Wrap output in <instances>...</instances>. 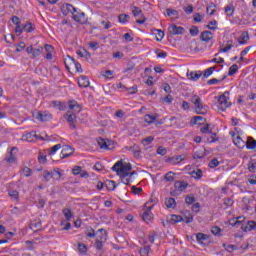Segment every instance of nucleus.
<instances>
[{
    "label": "nucleus",
    "instance_id": "f257e3e1",
    "mask_svg": "<svg viewBox=\"0 0 256 256\" xmlns=\"http://www.w3.org/2000/svg\"><path fill=\"white\" fill-rule=\"evenodd\" d=\"M133 167H131V163L123 162V160L117 161L112 166V171H115L119 177L122 178V182L124 185H129L131 183V178L129 177V171H131Z\"/></svg>",
    "mask_w": 256,
    "mask_h": 256
},
{
    "label": "nucleus",
    "instance_id": "f03ea898",
    "mask_svg": "<svg viewBox=\"0 0 256 256\" xmlns=\"http://www.w3.org/2000/svg\"><path fill=\"white\" fill-rule=\"evenodd\" d=\"M191 102L194 105V109L197 115H207L208 107L203 105V102L201 101V97H199L198 95H194L191 98Z\"/></svg>",
    "mask_w": 256,
    "mask_h": 256
},
{
    "label": "nucleus",
    "instance_id": "7ed1b4c3",
    "mask_svg": "<svg viewBox=\"0 0 256 256\" xmlns=\"http://www.w3.org/2000/svg\"><path fill=\"white\" fill-rule=\"evenodd\" d=\"M191 102L194 105V109L197 115H207L208 107L203 105V102L201 101V97H199L198 95H194L191 98Z\"/></svg>",
    "mask_w": 256,
    "mask_h": 256
},
{
    "label": "nucleus",
    "instance_id": "20e7f679",
    "mask_svg": "<svg viewBox=\"0 0 256 256\" xmlns=\"http://www.w3.org/2000/svg\"><path fill=\"white\" fill-rule=\"evenodd\" d=\"M43 177L47 182L51 181V179L60 181L63 177V174L61 173V170L59 168H55L53 171L44 170Z\"/></svg>",
    "mask_w": 256,
    "mask_h": 256
},
{
    "label": "nucleus",
    "instance_id": "39448f33",
    "mask_svg": "<svg viewBox=\"0 0 256 256\" xmlns=\"http://www.w3.org/2000/svg\"><path fill=\"white\" fill-rule=\"evenodd\" d=\"M227 95H229V91H226L218 98V109H220V111H226L228 107H231V103H229V97H227Z\"/></svg>",
    "mask_w": 256,
    "mask_h": 256
},
{
    "label": "nucleus",
    "instance_id": "423d86ee",
    "mask_svg": "<svg viewBox=\"0 0 256 256\" xmlns=\"http://www.w3.org/2000/svg\"><path fill=\"white\" fill-rule=\"evenodd\" d=\"M72 18L76 23H80V25H85V23H87V16L85 15V12L80 9H76V11H74Z\"/></svg>",
    "mask_w": 256,
    "mask_h": 256
},
{
    "label": "nucleus",
    "instance_id": "0eeeda50",
    "mask_svg": "<svg viewBox=\"0 0 256 256\" xmlns=\"http://www.w3.org/2000/svg\"><path fill=\"white\" fill-rule=\"evenodd\" d=\"M98 231L101 235L97 237L95 247L98 251H101L103 249V241H107V232H105V229L103 228Z\"/></svg>",
    "mask_w": 256,
    "mask_h": 256
},
{
    "label": "nucleus",
    "instance_id": "6e6552de",
    "mask_svg": "<svg viewBox=\"0 0 256 256\" xmlns=\"http://www.w3.org/2000/svg\"><path fill=\"white\" fill-rule=\"evenodd\" d=\"M168 32L170 33V35H185V28L177 26L176 24H171L168 27Z\"/></svg>",
    "mask_w": 256,
    "mask_h": 256
},
{
    "label": "nucleus",
    "instance_id": "1a4fd4ad",
    "mask_svg": "<svg viewBox=\"0 0 256 256\" xmlns=\"http://www.w3.org/2000/svg\"><path fill=\"white\" fill-rule=\"evenodd\" d=\"M132 13L134 17H140V19L136 20V23H138L139 25H143V23H145L146 18L143 16V11L141 10V8L134 6L132 8Z\"/></svg>",
    "mask_w": 256,
    "mask_h": 256
},
{
    "label": "nucleus",
    "instance_id": "9d476101",
    "mask_svg": "<svg viewBox=\"0 0 256 256\" xmlns=\"http://www.w3.org/2000/svg\"><path fill=\"white\" fill-rule=\"evenodd\" d=\"M149 205V202H147L145 204V207H147V209L145 210V212L142 215V219L143 221H145L146 223H149V221H151V219H153V213L151 212V209H153L155 204H152L151 206H147Z\"/></svg>",
    "mask_w": 256,
    "mask_h": 256
},
{
    "label": "nucleus",
    "instance_id": "9b49d317",
    "mask_svg": "<svg viewBox=\"0 0 256 256\" xmlns=\"http://www.w3.org/2000/svg\"><path fill=\"white\" fill-rule=\"evenodd\" d=\"M35 119L42 122L51 121L53 119V115L49 112H37Z\"/></svg>",
    "mask_w": 256,
    "mask_h": 256
},
{
    "label": "nucleus",
    "instance_id": "f8f14e48",
    "mask_svg": "<svg viewBox=\"0 0 256 256\" xmlns=\"http://www.w3.org/2000/svg\"><path fill=\"white\" fill-rule=\"evenodd\" d=\"M62 15L67 16L68 13H71L72 15L77 11V8L73 7L71 4H63L61 6Z\"/></svg>",
    "mask_w": 256,
    "mask_h": 256
},
{
    "label": "nucleus",
    "instance_id": "ddd939ff",
    "mask_svg": "<svg viewBox=\"0 0 256 256\" xmlns=\"http://www.w3.org/2000/svg\"><path fill=\"white\" fill-rule=\"evenodd\" d=\"M74 153L73 149L69 145H65L61 151V159H67V157H71V154Z\"/></svg>",
    "mask_w": 256,
    "mask_h": 256
},
{
    "label": "nucleus",
    "instance_id": "4468645a",
    "mask_svg": "<svg viewBox=\"0 0 256 256\" xmlns=\"http://www.w3.org/2000/svg\"><path fill=\"white\" fill-rule=\"evenodd\" d=\"M174 187H175L176 191H185L187 189V187H189V183H187L185 181L177 180L174 183Z\"/></svg>",
    "mask_w": 256,
    "mask_h": 256
},
{
    "label": "nucleus",
    "instance_id": "2eb2a0df",
    "mask_svg": "<svg viewBox=\"0 0 256 256\" xmlns=\"http://www.w3.org/2000/svg\"><path fill=\"white\" fill-rule=\"evenodd\" d=\"M241 229L245 233H247V231H254V229H256V222L253 220L248 221L246 226L242 224Z\"/></svg>",
    "mask_w": 256,
    "mask_h": 256
},
{
    "label": "nucleus",
    "instance_id": "dca6fc26",
    "mask_svg": "<svg viewBox=\"0 0 256 256\" xmlns=\"http://www.w3.org/2000/svg\"><path fill=\"white\" fill-rule=\"evenodd\" d=\"M201 41H204L205 43H209L211 39H213V33L211 31H204L200 35Z\"/></svg>",
    "mask_w": 256,
    "mask_h": 256
},
{
    "label": "nucleus",
    "instance_id": "f3484780",
    "mask_svg": "<svg viewBox=\"0 0 256 256\" xmlns=\"http://www.w3.org/2000/svg\"><path fill=\"white\" fill-rule=\"evenodd\" d=\"M68 105L72 113H81V106L77 104V101H70Z\"/></svg>",
    "mask_w": 256,
    "mask_h": 256
},
{
    "label": "nucleus",
    "instance_id": "a211bd4d",
    "mask_svg": "<svg viewBox=\"0 0 256 256\" xmlns=\"http://www.w3.org/2000/svg\"><path fill=\"white\" fill-rule=\"evenodd\" d=\"M202 75H203V72L201 71L187 73V77L188 79H190V81H199Z\"/></svg>",
    "mask_w": 256,
    "mask_h": 256
},
{
    "label": "nucleus",
    "instance_id": "6ab92c4d",
    "mask_svg": "<svg viewBox=\"0 0 256 256\" xmlns=\"http://www.w3.org/2000/svg\"><path fill=\"white\" fill-rule=\"evenodd\" d=\"M79 87L87 88L90 85L89 78L87 76H80L78 79Z\"/></svg>",
    "mask_w": 256,
    "mask_h": 256
},
{
    "label": "nucleus",
    "instance_id": "aec40b11",
    "mask_svg": "<svg viewBox=\"0 0 256 256\" xmlns=\"http://www.w3.org/2000/svg\"><path fill=\"white\" fill-rule=\"evenodd\" d=\"M248 39H249V32L247 31L242 32L241 36L238 38L239 45L247 44Z\"/></svg>",
    "mask_w": 256,
    "mask_h": 256
},
{
    "label": "nucleus",
    "instance_id": "412c9836",
    "mask_svg": "<svg viewBox=\"0 0 256 256\" xmlns=\"http://www.w3.org/2000/svg\"><path fill=\"white\" fill-rule=\"evenodd\" d=\"M44 49L46 51V59H48V61H51V59H53V46L46 44L44 46Z\"/></svg>",
    "mask_w": 256,
    "mask_h": 256
},
{
    "label": "nucleus",
    "instance_id": "4be33fe9",
    "mask_svg": "<svg viewBox=\"0 0 256 256\" xmlns=\"http://www.w3.org/2000/svg\"><path fill=\"white\" fill-rule=\"evenodd\" d=\"M165 205L167 209H175V207H177V202L175 201V198H167L165 200Z\"/></svg>",
    "mask_w": 256,
    "mask_h": 256
},
{
    "label": "nucleus",
    "instance_id": "5701e85b",
    "mask_svg": "<svg viewBox=\"0 0 256 256\" xmlns=\"http://www.w3.org/2000/svg\"><path fill=\"white\" fill-rule=\"evenodd\" d=\"M64 118L66 119V121H67L68 123H75V119H77V116H76L73 112L68 111V112L65 114Z\"/></svg>",
    "mask_w": 256,
    "mask_h": 256
},
{
    "label": "nucleus",
    "instance_id": "b1692460",
    "mask_svg": "<svg viewBox=\"0 0 256 256\" xmlns=\"http://www.w3.org/2000/svg\"><path fill=\"white\" fill-rule=\"evenodd\" d=\"M207 120L203 116H194L193 117V125H203Z\"/></svg>",
    "mask_w": 256,
    "mask_h": 256
},
{
    "label": "nucleus",
    "instance_id": "393cba45",
    "mask_svg": "<svg viewBox=\"0 0 256 256\" xmlns=\"http://www.w3.org/2000/svg\"><path fill=\"white\" fill-rule=\"evenodd\" d=\"M62 213H63L66 221H71V219L73 217V212L71 211V209L65 208L62 210Z\"/></svg>",
    "mask_w": 256,
    "mask_h": 256
},
{
    "label": "nucleus",
    "instance_id": "a878e982",
    "mask_svg": "<svg viewBox=\"0 0 256 256\" xmlns=\"http://www.w3.org/2000/svg\"><path fill=\"white\" fill-rule=\"evenodd\" d=\"M105 185L108 191H115V189L117 188V184L113 180H107Z\"/></svg>",
    "mask_w": 256,
    "mask_h": 256
},
{
    "label": "nucleus",
    "instance_id": "bb28decb",
    "mask_svg": "<svg viewBox=\"0 0 256 256\" xmlns=\"http://www.w3.org/2000/svg\"><path fill=\"white\" fill-rule=\"evenodd\" d=\"M207 239H209V235L207 234H203V233L196 234V241H198V243L203 244V242L207 241Z\"/></svg>",
    "mask_w": 256,
    "mask_h": 256
},
{
    "label": "nucleus",
    "instance_id": "cd10ccee",
    "mask_svg": "<svg viewBox=\"0 0 256 256\" xmlns=\"http://www.w3.org/2000/svg\"><path fill=\"white\" fill-rule=\"evenodd\" d=\"M225 13L227 17H233V13H235V6H233V4L227 5L225 7Z\"/></svg>",
    "mask_w": 256,
    "mask_h": 256
},
{
    "label": "nucleus",
    "instance_id": "c85d7f7f",
    "mask_svg": "<svg viewBox=\"0 0 256 256\" xmlns=\"http://www.w3.org/2000/svg\"><path fill=\"white\" fill-rule=\"evenodd\" d=\"M157 117H159V115L157 114H154V115L146 114L144 116V121L145 123L151 124L153 123V121H155V119H157Z\"/></svg>",
    "mask_w": 256,
    "mask_h": 256
},
{
    "label": "nucleus",
    "instance_id": "c756f323",
    "mask_svg": "<svg viewBox=\"0 0 256 256\" xmlns=\"http://www.w3.org/2000/svg\"><path fill=\"white\" fill-rule=\"evenodd\" d=\"M233 143L234 145H236V147H239V149L245 146V142L243 141V139H241L240 136H237L236 138H234Z\"/></svg>",
    "mask_w": 256,
    "mask_h": 256
},
{
    "label": "nucleus",
    "instance_id": "7c9ffc66",
    "mask_svg": "<svg viewBox=\"0 0 256 256\" xmlns=\"http://www.w3.org/2000/svg\"><path fill=\"white\" fill-rule=\"evenodd\" d=\"M248 171L250 173H256V159H251L248 163Z\"/></svg>",
    "mask_w": 256,
    "mask_h": 256
},
{
    "label": "nucleus",
    "instance_id": "2f4dec72",
    "mask_svg": "<svg viewBox=\"0 0 256 256\" xmlns=\"http://www.w3.org/2000/svg\"><path fill=\"white\" fill-rule=\"evenodd\" d=\"M30 229L32 231H40L41 229V221H33L30 223Z\"/></svg>",
    "mask_w": 256,
    "mask_h": 256
},
{
    "label": "nucleus",
    "instance_id": "473e14b6",
    "mask_svg": "<svg viewBox=\"0 0 256 256\" xmlns=\"http://www.w3.org/2000/svg\"><path fill=\"white\" fill-rule=\"evenodd\" d=\"M166 14L168 17H176V19H179V11L173 10L171 8L166 9Z\"/></svg>",
    "mask_w": 256,
    "mask_h": 256
},
{
    "label": "nucleus",
    "instance_id": "72a5a7b5",
    "mask_svg": "<svg viewBox=\"0 0 256 256\" xmlns=\"http://www.w3.org/2000/svg\"><path fill=\"white\" fill-rule=\"evenodd\" d=\"M247 149H255L256 148V140L254 138L249 137L246 142Z\"/></svg>",
    "mask_w": 256,
    "mask_h": 256
},
{
    "label": "nucleus",
    "instance_id": "f704fd0d",
    "mask_svg": "<svg viewBox=\"0 0 256 256\" xmlns=\"http://www.w3.org/2000/svg\"><path fill=\"white\" fill-rule=\"evenodd\" d=\"M182 221H183L182 216L175 215V214L171 215L170 223H172V225H175V223H181Z\"/></svg>",
    "mask_w": 256,
    "mask_h": 256
},
{
    "label": "nucleus",
    "instance_id": "c9c22d12",
    "mask_svg": "<svg viewBox=\"0 0 256 256\" xmlns=\"http://www.w3.org/2000/svg\"><path fill=\"white\" fill-rule=\"evenodd\" d=\"M237 71H239V66H237V64H233L228 70V76L233 77Z\"/></svg>",
    "mask_w": 256,
    "mask_h": 256
},
{
    "label": "nucleus",
    "instance_id": "e433bc0d",
    "mask_svg": "<svg viewBox=\"0 0 256 256\" xmlns=\"http://www.w3.org/2000/svg\"><path fill=\"white\" fill-rule=\"evenodd\" d=\"M98 145H99L100 149H110L109 144H107V141H105V139H103V138L98 139Z\"/></svg>",
    "mask_w": 256,
    "mask_h": 256
},
{
    "label": "nucleus",
    "instance_id": "4c0bfd02",
    "mask_svg": "<svg viewBox=\"0 0 256 256\" xmlns=\"http://www.w3.org/2000/svg\"><path fill=\"white\" fill-rule=\"evenodd\" d=\"M191 175L194 179H201L203 177V171L201 169H198L197 171L193 170Z\"/></svg>",
    "mask_w": 256,
    "mask_h": 256
},
{
    "label": "nucleus",
    "instance_id": "58836bf2",
    "mask_svg": "<svg viewBox=\"0 0 256 256\" xmlns=\"http://www.w3.org/2000/svg\"><path fill=\"white\" fill-rule=\"evenodd\" d=\"M171 161H172L173 165H179L180 161H185V156L178 155V156H176L174 158H171Z\"/></svg>",
    "mask_w": 256,
    "mask_h": 256
},
{
    "label": "nucleus",
    "instance_id": "ea45409f",
    "mask_svg": "<svg viewBox=\"0 0 256 256\" xmlns=\"http://www.w3.org/2000/svg\"><path fill=\"white\" fill-rule=\"evenodd\" d=\"M73 64H75V59H73V57L71 56H68V58L64 60V65L68 71H69V65H73Z\"/></svg>",
    "mask_w": 256,
    "mask_h": 256
},
{
    "label": "nucleus",
    "instance_id": "a19ab883",
    "mask_svg": "<svg viewBox=\"0 0 256 256\" xmlns=\"http://www.w3.org/2000/svg\"><path fill=\"white\" fill-rule=\"evenodd\" d=\"M206 13L208 15H215V3H210L206 8Z\"/></svg>",
    "mask_w": 256,
    "mask_h": 256
},
{
    "label": "nucleus",
    "instance_id": "79ce46f5",
    "mask_svg": "<svg viewBox=\"0 0 256 256\" xmlns=\"http://www.w3.org/2000/svg\"><path fill=\"white\" fill-rule=\"evenodd\" d=\"M155 141V138L153 136H148L142 140V144L147 147V145H151Z\"/></svg>",
    "mask_w": 256,
    "mask_h": 256
},
{
    "label": "nucleus",
    "instance_id": "37998d69",
    "mask_svg": "<svg viewBox=\"0 0 256 256\" xmlns=\"http://www.w3.org/2000/svg\"><path fill=\"white\" fill-rule=\"evenodd\" d=\"M215 69H217V67H215V66H212V67L206 69L204 72V78L207 79V77H211V75H213V71H215Z\"/></svg>",
    "mask_w": 256,
    "mask_h": 256
},
{
    "label": "nucleus",
    "instance_id": "c03bdc74",
    "mask_svg": "<svg viewBox=\"0 0 256 256\" xmlns=\"http://www.w3.org/2000/svg\"><path fill=\"white\" fill-rule=\"evenodd\" d=\"M226 78H227V76H224L221 80H219L217 78L210 79L207 81V85H217V83H221V81H223Z\"/></svg>",
    "mask_w": 256,
    "mask_h": 256
},
{
    "label": "nucleus",
    "instance_id": "a18cd8bd",
    "mask_svg": "<svg viewBox=\"0 0 256 256\" xmlns=\"http://www.w3.org/2000/svg\"><path fill=\"white\" fill-rule=\"evenodd\" d=\"M150 251H151V246H145L144 248L140 249V255L149 256Z\"/></svg>",
    "mask_w": 256,
    "mask_h": 256
},
{
    "label": "nucleus",
    "instance_id": "49530a36",
    "mask_svg": "<svg viewBox=\"0 0 256 256\" xmlns=\"http://www.w3.org/2000/svg\"><path fill=\"white\" fill-rule=\"evenodd\" d=\"M41 53H43V47L39 46L38 48H34L33 52H32V57H39V55H41Z\"/></svg>",
    "mask_w": 256,
    "mask_h": 256
},
{
    "label": "nucleus",
    "instance_id": "de8ad7c7",
    "mask_svg": "<svg viewBox=\"0 0 256 256\" xmlns=\"http://www.w3.org/2000/svg\"><path fill=\"white\" fill-rule=\"evenodd\" d=\"M196 199H195V196L193 195H187L186 198H185V203L187 205H193V203H195Z\"/></svg>",
    "mask_w": 256,
    "mask_h": 256
},
{
    "label": "nucleus",
    "instance_id": "09e8293b",
    "mask_svg": "<svg viewBox=\"0 0 256 256\" xmlns=\"http://www.w3.org/2000/svg\"><path fill=\"white\" fill-rule=\"evenodd\" d=\"M13 151H17L15 147H13L10 151V156L6 158L7 163H15V157L13 156Z\"/></svg>",
    "mask_w": 256,
    "mask_h": 256
},
{
    "label": "nucleus",
    "instance_id": "8fccbe9b",
    "mask_svg": "<svg viewBox=\"0 0 256 256\" xmlns=\"http://www.w3.org/2000/svg\"><path fill=\"white\" fill-rule=\"evenodd\" d=\"M52 105L53 107H57V109H59L60 111H63L65 109V104L59 101H53Z\"/></svg>",
    "mask_w": 256,
    "mask_h": 256
},
{
    "label": "nucleus",
    "instance_id": "3c124183",
    "mask_svg": "<svg viewBox=\"0 0 256 256\" xmlns=\"http://www.w3.org/2000/svg\"><path fill=\"white\" fill-rule=\"evenodd\" d=\"M223 247L226 251H228V253H233V251L237 249L235 245H231V244H223Z\"/></svg>",
    "mask_w": 256,
    "mask_h": 256
},
{
    "label": "nucleus",
    "instance_id": "603ef678",
    "mask_svg": "<svg viewBox=\"0 0 256 256\" xmlns=\"http://www.w3.org/2000/svg\"><path fill=\"white\" fill-rule=\"evenodd\" d=\"M128 20H129V15L127 14H120L118 16L119 23H127Z\"/></svg>",
    "mask_w": 256,
    "mask_h": 256
},
{
    "label": "nucleus",
    "instance_id": "864d4df0",
    "mask_svg": "<svg viewBox=\"0 0 256 256\" xmlns=\"http://www.w3.org/2000/svg\"><path fill=\"white\" fill-rule=\"evenodd\" d=\"M156 31H157L156 41H163V37H165V32L159 29H156Z\"/></svg>",
    "mask_w": 256,
    "mask_h": 256
},
{
    "label": "nucleus",
    "instance_id": "5fc2aeb1",
    "mask_svg": "<svg viewBox=\"0 0 256 256\" xmlns=\"http://www.w3.org/2000/svg\"><path fill=\"white\" fill-rule=\"evenodd\" d=\"M164 179H165V181H174L175 173H173V172L166 173Z\"/></svg>",
    "mask_w": 256,
    "mask_h": 256
},
{
    "label": "nucleus",
    "instance_id": "6e6d98bb",
    "mask_svg": "<svg viewBox=\"0 0 256 256\" xmlns=\"http://www.w3.org/2000/svg\"><path fill=\"white\" fill-rule=\"evenodd\" d=\"M59 149H61V144H56L54 145L50 151H49V155H55V153H57V151H59Z\"/></svg>",
    "mask_w": 256,
    "mask_h": 256
},
{
    "label": "nucleus",
    "instance_id": "4d7b16f0",
    "mask_svg": "<svg viewBox=\"0 0 256 256\" xmlns=\"http://www.w3.org/2000/svg\"><path fill=\"white\" fill-rule=\"evenodd\" d=\"M209 167L210 169H215V167H219V160H217V158L212 159L209 162Z\"/></svg>",
    "mask_w": 256,
    "mask_h": 256
},
{
    "label": "nucleus",
    "instance_id": "13d9d810",
    "mask_svg": "<svg viewBox=\"0 0 256 256\" xmlns=\"http://www.w3.org/2000/svg\"><path fill=\"white\" fill-rule=\"evenodd\" d=\"M190 35H192V37H197V35H199V28L197 26H192L190 28Z\"/></svg>",
    "mask_w": 256,
    "mask_h": 256
},
{
    "label": "nucleus",
    "instance_id": "bf43d9fd",
    "mask_svg": "<svg viewBox=\"0 0 256 256\" xmlns=\"http://www.w3.org/2000/svg\"><path fill=\"white\" fill-rule=\"evenodd\" d=\"M23 29L24 31H26V33H31L33 31V24L28 22L25 25H23Z\"/></svg>",
    "mask_w": 256,
    "mask_h": 256
},
{
    "label": "nucleus",
    "instance_id": "052dcab7",
    "mask_svg": "<svg viewBox=\"0 0 256 256\" xmlns=\"http://www.w3.org/2000/svg\"><path fill=\"white\" fill-rule=\"evenodd\" d=\"M90 49H93V51H97L99 49V42L97 41H91L88 43Z\"/></svg>",
    "mask_w": 256,
    "mask_h": 256
},
{
    "label": "nucleus",
    "instance_id": "680f3d73",
    "mask_svg": "<svg viewBox=\"0 0 256 256\" xmlns=\"http://www.w3.org/2000/svg\"><path fill=\"white\" fill-rule=\"evenodd\" d=\"M217 20L210 21L209 24L206 26L207 29H210L211 31H215L217 29Z\"/></svg>",
    "mask_w": 256,
    "mask_h": 256
},
{
    "label": "nucleus",
    "instance_id": "e2e57ef3",
    "mask_svg": "<svg viewBox=\"0 0 256 256\" xmlns=\"http://www.w3.org/2000/svg\"><path fill=\"white\" fill-rule=\"evenodd\" d=\"M157 154L164 157V155H167V149H165L163 146H159L157 149Z\"/></svg>",
    "mask_w": 256,
    "mask_h": 256
},
{
    "label": "nucleus",
    "instance_id": "0e129e2a",
    "mask_svg": "<svg viewBox=\"0 0 256 256\" xmlns=\"http://www.w3.org/2000/svg\"><path fill=\"white\" fill-rule=\"evenodd\" d=\"M211 233L213 235L219 236V235H221V228H219V226H214L211 229Z\"/></svg>",
    "mask_w": 256,
    "mask_h": 256
},
{
    "label": "nucleus",
    "instance_id": "69168bd1",
    "mask_svg": "<svg viewBox=\"0 0 256 256\" xmlns=\"http://www.w3.org/2000/svg\"><path fill=\"white\" fill-rule=\"evenodd\" d=\"M182 221L184 223H193V215L188 213V216H185L184 218L182 217Z\"/></svg>",
    "mask_w": 256,
    "mask_h": 256
},
{
    "label": "nucleus",
    "instance_id": "338daca9",
    "mask_svg": "<svg viewBox=\"0 0 256 256\" xmlns=\"http://www.w3.org/2000/svg\"><path fill=\"white\" fill-rule=\"evenodd\" d=\"M4 41L6 43H11L12 41H15V35L13 34H8L4 37Z\"/></svg>",
    "mask_w": 256,
    "mask_h": 256
},
{
    "label": "nucleus",
    "instance_id": "774afa93",
    "mask_svg": "<svg viewBox=\"0 0 256 256\" xmlns=\"http://www.w3.org/2000/svg\"><path fill=\"white\" fill-rule=\"evenodd\" d=\"M78 251L80 253H87V246L83 243L78 244Z\"/></svg>",
    "mask_w": 256,
    "mask_h": 256
}]
</instances>
